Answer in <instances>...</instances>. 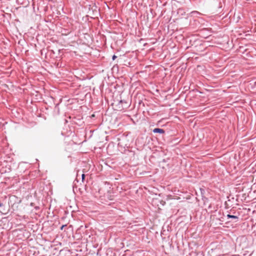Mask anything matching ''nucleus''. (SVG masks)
<instances>
[{
    "mask_svg": "<svg viewBox=\"0 0 256 256\" xmlns=\"http://www.w3.org/2000/svg\"><path fill=\"white\" fill-rule=\"evenodd\" d=\"M153 132L154 133H159V134H164V130L162 129V128H154L152 130Z\"/></svg>",
    "mask_w": 256,
    "mask_h": 256,
    "instance_id": "1",
    "label": "nucleus"
},
{
    "mask_svg": "<svg viewBox=\"0 0 256 256\" xmlns=\"http://www.w3.org/2000/svg\"><path fill=\"white\" fill-rule=\"evenodd\" d=\"M227 217L228 218H234V219H238V217L236 216H233V215H230V214H228L227 215Z\"/></svg>",
    "mask_w": 256,
    "mask_h": 256,
    "instance_id": "2",
    "label": "nucleus"
},
{
    "mask_svg": "<svg viewBox=\"0 0 256 256\" xmlns=\"http://www.w3.org/2000/svg\"><path fill=\"white\" fill-rule=\"evenodd\" d=\"M90 168V165H89L88 166H86V168H84L83 170V172H86L88 171L89 170Z\"/></svg>",
    "mask_w": 256,
    "mask_h": 256,
    "instance_id": "3",
    "label": "nucleus"
},
{
    "mask_svg": "<svg viewBox=\"0 0 256 256\" xmlns=\"http://www.w3.org/2000/svg\"><path fill=\"white\" fill-rule=\"evenodd\" d=\"M82 181L83 182L84 180V178H85V175L84 174H82Z\"/></svg>",
    "mask_w": 256,
    "mask_h": 256,
    "instance_id": "4",
    "label": "nucleus"
},
{
    "mask_svg": "<svg viewBox=\"0 0 256 256\" xmlns=\"http://www.w3.org/2000/svg\"><path fill=\"white\" fill-rule=\"evenodd\" d=\"M116 58V56L115 55H114L112 57V60H114Z\"/></svg>",
    "mask_w": 256,
    "mask_h": 256,
    "instance_id": "5",
    "label": "nucleus"
},
{
    "mask_svg": "<svg viewBox=\"0 0 256 256\" xmlns=\"http://www.w3.org/2000/svg\"><path fill=\"white\" fill-rule=\"evenodd\" d=\"M55 108H57L58 110V104H57Z\"/></svg>",
    "mask_w": 256,
    "mask_h": 256,
    "instance_id": "6",
    "label": "nucleus"
},
{
    "mask_svg": "<svg viewBox=\"0 0 256 256\" xmlns=\"http://www.w3.org/2000/svg\"><path fill=\"white\" fill-rule=\"evenodd\" d=\"M2 206H3L2 204V203H0V207Z\"/></svg>",
    "mask_w": 256,
    "mask_h": 256,
    "instance_id": "7",
    "label": "nucleus"
}]
</instances>
